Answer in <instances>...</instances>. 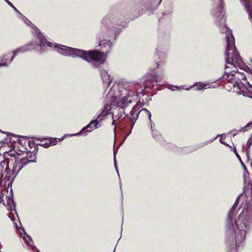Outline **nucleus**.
<instances>
[{"label": "nucleus", "mask_w": 252, "mask_h": 252, "mask_svg": "<svg viewBox=\"0 0 252 252\" xmlns=\"http://www.w3.org/2000/svg\"><path fill=\"white\" fill-rule=\"evenodd\" d=\"M226 30V49L225 55L226 58V65L225 68V74L223 78L226 79L227 81L232 84L234 88L238 94H243V96H247L250 97L252 96L249 95L245 88L243 86L244 83L242 80H246V75L243 73L238 71L237 67L240 69H244L245 67L244 62L240 55L236 51L235 45L234 37L233 36L231 31L225 26Z\"/></svg>", "instance_id": "nucleus-1"}, {"label": "nucleus", "mask_w": 252, "mask_h": 252, "mask_svg": "<svg viewBox=\"0 0 252 252\" xmlns=\"http://www.w3.org/2000/svg\"><path fill=\"white\" fill-rule=\"evenodd\" d=\"M242 197L243 193L237 197L228 214L226 241L233 247H239L244 242L251 224V216L247 209L244 208L238 218H235L237 205Z\"/></svg>", "instance_id": "nucleus-2"}, {"label": "nucleus", "mask_w": 252, "mask_h": 252, "mask_svg": "<svg viewBox=\"0 0 252 252\" xmlns=\"http://www.w3.org/2000/svg\"><path fill=\"white\" fill-rule=\"evenodd\" d=\"M22 20L27 25H30L34 30L35 33L37 34L38 40V41L36 42V44L41 47L42 50L44 51V48L46 47H53L55 50L63 56H70L73 58L79 57L88 62L96 63L100 64H102L104 62L106 56L104 53L96 50L86 51L48 42L39 30L26 17H24Z\"/></svg>", "instance_id": "nucleus-3"}, {"label": "nucleus", "mask_w": 252, "mask_h": 252, "mask_svg": "<svg viewBox=\"0 0 252 252\" xmlns=\"http://www.w3.org/2000/svg\"><path fill=\"white\" fill-rule=\"evenodd\" d=\"M135 84L129 83L126 84H121L115 83L106 96L107 101L110 103L106 104L102 110L100 114L97 117L96 120H92L86 127L82 130L89 128L87 130L88 132H91L94 128H96L98 124V119L101 116H106L109 113L111 109V104L119 105L120 103L123 104H127L132 102L134 97H137L134 95L135 92L133 87Z\"/></svg>", "instance_id": "nucleus-4"}, {"label": "nucleus", "mask_w": 252, "mask_h": 252, "mask_svg": "<svg viewBox=\"0 0 252 252\" xmlns=\"http://www.w3.org/2000/svg\"><path fill=\"white\" fill-rule=\"evenodd\" d=\"M20 155L14 150H11L4 153L5 159H3L0 155V176L6 172L8 177L14 178L22 168L28 163L35 162L33 160L20 158Z\"/></svg>", "instance_id": "nucleus-5"}, {"label": "nucleus", "mask_w": 252, "mask_h": 252, "mask_svg": "<svg viewBox=\"0 0 252 252\" xmlns=\"http://www.w3.org/2000/svg\"><path fill=\"white\" fill-rule=\"evenodd\" d=\"M19 231L20 233L21 236L25 241V243L31 247L32 250L33 252H38V250L34 246L32 245V239L30 236L27 234L23 228H19Z\"/></svg>", "instance_id": "nucleus-6"}, {"label": "nucleus", "mask_w": 252, "mask_h": 252, "mask_svg": "<svg viewBox=\"0 0 252 252\" xmlns=\"http://www.w3.org/2000/svg\"><path fill=\"white\" fill-rule=\"evenodd\" d=\"M8 200L9 201H7V209L11 211L9 213V217L12 221L14 222L17 219H18L17 213L15 210V204L13 200H10L9 198H8Z\"/></svg>", "instance_id": "nucleus-7"}, {"label": "nucleus", "mask_w": 252, "mask_h": 252, "mask_svg": "<svg viewBox=\"0 0 252 252\" xmlns=\"http://www.w3.org/2000/svg\"><path fill=\"white\" fill-rule=\"evenodd\" d=\"M100 73L104 86L108 87L112 81V78L108 74L107 69H100Z\"/></svg>", "instance_id": "nucleus-8"}, {"label": "nucleus", "mask_w": 252, "mask_h": 252, "mask_svg": "<svg viewBox=\"0 0 252 252\" xmlns=\"http://www.w3.org/2000/svg\"><path fill=\"white\" fill-rule=\"evenodd\" d=\"M33 48L32 45L31 44H28L22 47H21L17 49V50L13 51V55L11 59L9 62V63L11 62L13 59L16 56V55L19 53H23L24 52L29 51Z\"/></svg>", "instance_id": "nucleus-9"}, {"label": "nucleus", "mask_w": 252, "mask_h": 252, "mask_svg": "<svg viewBox=\"0 0 252 252\" xmlns=\"http://www.w3.org/2000/svg\"><path fill=\"white\" fill-rule=\"evenodd\" d=\"M99 46L103 51L108 52L112 46V43L107 40H103L99 42Z\"/></svg>", "instance_id": "nucleus-10"}, {"label": "nucleus", "mask_w": 252, "mask_h": 252, "mask_svg": "<svg viewBox=\"0 0 252 252\" xmlns=\"http://www.w3.org/2000/svg\"><path fill=\"white\" fill-rule=\"evenodd\" d=\"M146 78V81L145 82V84H144V87L145 88H148L150 87L151 85H150V83L151 82H158V77L157 76L152 75L151 76H150V75L148 74H147Z\"/></svg>", "instance_id": "nucleus-11"}, {"label": "nucleus", "mask_w": 252, "mask_h": 252, "mask_svg": "<svg viewBox=\"0 0 252 252\" xmlns=\"http://www.w3.org/2000/svg\"><path fill=\"white\" fill-rule=\"evenodd\" d=\"M195 87V90L197 91H200L204 89H208L210 88V85L208 83H203L201 82H198L196 83L195 85L191 86L190 88H187L186 90L187 91H189L191 88Z\"/></svg>", "instance_id": "nucleus-12"}, {"label": "nucleus", "mask_w": 252, "mask_h": 252, "mask_svg": "<svg viewBox=\"0 0 252 252\" xmlns=\"http://www.w3.org/2000/svg\"><path fill=\"white\" fill-rule=\"evenodd\" d=\"M116 111H118L119 113V117H122L125 114L123 107H117V108L113 112V115H114L116 113Z\"/></svg>", "instance_id": "nucleus-13"}, {"label": "nucleus", "mask_w": 252, "mask_h": 252, "mask_svg": "<svg viewBox=\"0 0 252 252\" xmlns=\"http://www.w3.org/2000/svg\"><path fill=\"white\" fill-rule=\"evenodd\" d=\"M219 6L218 7V13H216L217 16H219L222 13L223 11V1L222 0H219Z\"/></svg>", "instance_id": "nucleus-14"}, {"label": "nucleus", "mask_w": 252, "mask_h": 252, "mask_svg": "<svg viewBox=\"0 0 252 252\" xmlns=\"http://www.w3.org/2000/svg\"><path fill=\"white\" fill-rule=\"evenodd\" d=\"M252 145V138H250L247 141V143L246 146V151L247 157H249V149L251 147Z\"/></svg>", "instance_id": "nucleus-15"}, {"label": "nucleus", "mask_w": 252, "mask_h": 252, "mask_svg": "<svg viewBox=\"0 0 252 252\" xmlns=\"http://www.w3.org/2000/svg\"><path fill=\"white\" fill-rule=\"evenodd\" d=\"M249 127H252V122L248 123L245 126H244L243 128H242L240 130V131H247L248 130Z\"/></svg>", "instance_id": "nucleus-16"}, {"label": "nucleus", "mask_w": 252, "mask_h": 252, "mask_svg": "<svg viewBox=\"0 0 252 252\" xmlns=\"http://www.w3.org/2000/svg\"><path fill=\"white\" fill-rule=\"evenodd\" d=\"M141 112H144L146 114H147L148 116V118L149 119V120L151 121V113L149 111H148L147 109H142L141 111Z\"/></svg>", "instance_id": "nucleus-17"}, {"label": "nucleus", "mask_w": 252, "mask_h": 252, "mask_svg": "<svg viewBox=\"0 0 252 252\" xmlns=\"http://www.w3.org/2000/svg\"><path fill=\"white\" fill-rule=\"evenodd\" d=\"M49 141L51 146H54L56 145L58 142L57 139L54 138H50Z\"/></svg>", "instance_id": "nucleus-18"}, {"label": "nucleus", "mask_w": 252, "mask_h": 252, "mask_svg": "<svg viewBox=\"0 0 252 252\" xmlns=\"http://www.w3.org/2000/svg\"><path fill=\"white\" fill-rule=\"evenodd\" d=\"M241 163H242V166H243V167L244 168V169L245 170V172L244 173V180L246 182V177L247 175H248L249 174V173H248V171L247 170L246 167L244 164L243 162H242Z\"/></svg>", "instance_id": "nucleus-19"}, {"label": "nucleus", "mask_w": 252, "mask_h": 252, "mask_svg": "<svg viewBox=\"0 0 252 252\" xmlns=\"http://www.w3.org/2000/svg\"><path fill=\"white\" fill-rule=\"evenodd\" d=\"M7 61V60L6 59L4 60L3 59L0 58V66L6 65H7V64H6Z\"/></svg>", "instance_id": "nucleus-20"}, {"label": "nucleus", "mask_w": 252, "mask_h": 252, "mask_svg": "<svg viewBox=\"0 0 252 252\" xmlns=\"http://www.w3.org/2000/svg\"><path fill=\"white\" fill-rule=\"evenodd\" d=\"M4 0L7 2V3L9 5L11 6L16 11L19 13V12L18 11V10L14 6V5L12 4V3L10 1H9L8 0Z\"/></svg>", "instance_id": "nucleus-21"}, {"label": "nucleus", "mask_w": 252, "mask_h": 252, "mask_svg": "<svg viewBox=\"0 0 252 252\" xmlns=\"http://www.w3.org/2000/svg\"><path fill=\"white\" fill-rule=\"evenodd\" d=\"M221 138L220 139V141L221 143L224 144L225 146H228V145L224 141V140H223V137L224 136V134H221L220 135Z\"/></svg>", "instance_id": "nucleus-22"}, {"label": "nucleus", "mask_w": 252, "mask_h": 252, "mask_svg": "<svg viewBox=\"0 0 252 252\" xmlns=\"http://www.w3.org/2000/svg\"><path fill=\"white\" fill-rule=\"evenodd\" d=\"M114 166H115V168L117 172L118 173V167H117V163H116V157H115V155H114Z\"/></svg>", "instance_id": "nucleus-23"}, {"label": "nucleus", "mask_w": 252, "mask_h": 252, "mask_svg": "<svg viewBox=\"0 0 252 252\" xmlns=\"http://www.w3.org/2000/svg\"><path fill=\"white\" fill-rule=\"evenodd\" d=\"M44 147L45 148H48L49 147L51 146L50 143L46 142L43 144Z\"/></svg>", "instance_id": "nucleus-24"}, {"label": "nucleus", "mask_w": 252, "mask_h": 252, "mask_svg": "<svg viewBox=\"0 0 252 252\" xmlns=\"http://www.w3.org/2000/svg\"><path fill=\"white\" fill-rule=\"evenodd\" d=\"M219 136H220V135H218L217 136H216V137H214V138H212V139L210 140L209 141V143H212V142H213L215 139H217V138Z\"/></svg>", "instance_id": "nucleus-25"}, {"label": "nucleus", "mask_w": 252, "mask_h": 252, "mask_svg": "<svg viewBox=\"0 0 252 252\" xmlns=\"http://www.w3.org/2000/svg\"><path fill=\"white\" fill-rule=\"evenodd\" d=\"M236 155L237 157L238 158V159H239V160L240 161V162L242 163V160H241V158H240V156L238 155V154H236Z\"/></svg>", "instance_id": "nucleus-26"}, {"label": "nucleus", "mask_w": 252, "mask_h": 252, "mask_svg": "<svg viewBox=\"0 0 252 252\" xmlns=\"http://www.w3.org/2000/svg\"><path fill=\"white\" fill-rule=\"evenodd\" d=\"M155 65H156V66H155V67L154 68H158V65H158V63H155Z\"/></svg>", "instance_id": "nucleus-27"}, {"label": "nucleus", "mask_w": 252, "mask_h": 252, "mask_svg": "<svg viewBox=\"0 0 252 252\" xmlns=\"http://www.w3.org/2000/svg\"><path fill=\"white\" fill-rule=\"evenodd\" d=\"M233 151H234V153L235 154V155L238 154L237 151H236V149L235 148H234Z\"/></svg>", "instance_id": "nucleus-28"}, {"label": "nucleus", "mask_w": 252, "mask_h": 252, "mask_svg": "<svg viewBox=\"0 0 252 252\" xmlns=\"http://www.w3.org/2000/svg\"><path fill=\"white\" fill-rule=\"evenodd\" d=\"M79 133H80V132L78 133H76V134H72L69 135V136L77 135H78Z\"/></svg>", "instance_id": "nucleus-29"}, {"label": "nucleus", "mask_w": 252, "mask_h": 252, "mask_svg": "<svg viewBox=\"0 0 252 252\" xmlns=\"http://www.w3.org/2000/svg\"><path fill=\"white\" fill-rule=\"evenodd\" d=\"M63 138H64V137H63L61 139H59V141H61L62 140H63Z\"/></svg>", "instance_id": "nucleus-30"}, {"label": "nucleus", "mask_w": 252, "mask_h": 252, "mask_svg": "<svg viewBox=\"0 0 252 252\" xmlns=\"http://www.w3.org/2000/svg\"><path fill=\"white\" fill-rule=\"evenodd\" d=\"M251 167H252V161H251Z\"/></svg>", "instance_id": "nucleus-31"}, {"label": "nucleus", "mask_w": 252, "mask_h": 252, "mask_svg": "<svg viewBox=\"0 0 252 252\" xmlns=\"http://www.w3.org/2000/svg\"><path fill=\"white\" fill-rule=\"evenodd\" d=\"M15 223V225H16V227L17 228V227H18L17 225L15 223Z\"/></svg>", "instance_id": "nucleus-32"}, {"label": "nucleus", "mask_w": 252, "mask_h": 252, "mask_svg": "<svg viewBox=\"0 0 252 252\" xmlns=\"http://www.w3.org/2000/svg\"><path fill=\"white\" fill-rule=\"evenodd\" d=\"M231 252H235V251L234 250H233Z\"/></svg>", "instance_id": "nucleus-33"}, {"label": "nucleus", "mask_w": 252, "mask_h": 252, "mask_svg": "<svg viewBox=\"0 0 252 252\" xmlns=\"http://www.w3.org/2000/svg\"><path fill=\"white\" fill-rule=\"evenodd\" d=\"M175 87H176V88H178V89H179V88H180V87H177V86H176Z\"/></svg>", "instance_id": "nucleus-34"}, {"label": "nucleus", "mask_w": 252, "mask_h": 252, "mask_svg": "<svg viewBox=\"0 0 252 252\" xmlns=\"http://www.w3.org/2000/svg\"><path fill=\"white\" fill-rule=\"evenodd\" d=\"M133 126H134V124H132V127H133Z\"/></svg>", "instance_id": "nucleus-35"}, {"label": "nucleus", "mask_w": 252, "mask_h": 252, "mask_svg": "<svg viewBox=\"0 0 252 252\" xmlns=\"http://www.w3.org/2000/svg\"><path fill=\"white\" fill-rule=\"evenodd\" d=\"M161 0H160V2Z\"/></svg>", "instance_id": "nucleus-36"}, {"label": "nucleus", "mask_w": 252, "mask_h": 252, "mask_svg": "<svg viewBox=\"0 0 252 252\" xmlns=\"http://www.w3.org/2000/svg\"><path fill=\"white\" fill-rule=\"evenodd\" d=\"M113 252H115V250L113 251Z\"/></svg>", "instance_id": "nucleus-37"}]
</instances>
